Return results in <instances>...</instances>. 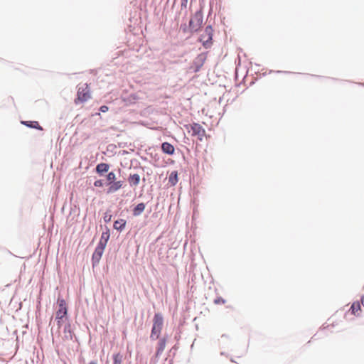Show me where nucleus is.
Wrapping results in <instances>:
<instances>
[{"label": "nucleus", "mask_w": 364, "mask_h": 364, "mask_svg": "<svg viewBox=\"0 0 364 364\" xmlns=\"http://www.w3.org/2000/svg\"><path fill=\"white\" fill-rule=\"evenodd\" d=\"M57 304L58 308L55 313V320L57 321L58 328H60L66 320L68 309L65 301L63 298H58Z\"/></svg>", "instance_id": "obj_1"}, {"label": "nucleus", "mask_w": 364, "mask_h": 364, "mask_svg": "<svg viewBox=\"0 0 364 364\" xmlns=\"http://www.w3.org/2000/svg\"><path fill=\"white\" fill-rule=\"evenodd\" d=\"M92 97L90 88L87 83L80 84L77 87V97L75 104L83 103Z\"/></svg>", "instance_id": "obj_2"}, {"label": "nucleus", "mask_w": 364, "mask_h": 364, "mask_svg": "<svg viewBox=\"0 0 364 364\" xmlns=\"http://www.w3.org/2000/svg\"><path fill=\"white\" fill-rule=\"evenodd\" d=\"M164 318L160 313L155 314L153 318V326L150 335L152 340H156L159 338L163 328Z\"/></svg>", "instance_id": "obj_3"}, {"label": "nucleus", "mask_w": 364, "mask_h": 364, "mask_svg": "<svg viewBox=\"0 0 364 364\" xmlns=\"http://www.w3.org/2000/svg\"><path fill=\"white\" fill-rule=\"evenodd\" d=\"M188 132L193 136H196L199 141H203L205 136V129L198 123H192L185 125Z\"/></svg>", "instance_id": "obj_4"}, {"label": "nucleus", "mask_w": 364, "mask_h": 364, "mask_svg": "<svg viewBox=\"0 0 364 364\" xmlns=\"http://www.w3.org/2000/svg\"><path fill=\"white\" fill-rule=\"evenodd\" d=\"M203 24V14L200 11L194 14L189 21V28L191 32L198 31Z\"/></svg>", "instance_id": "obj_5"}, {"label": "nucleus", "mask_w": 364, "mask_h": 364, "mask_svg": "<svg viewBox=\"0 0 364 364\" xmlns=\"http://www.w3.org/2000/svg\"><path fill=\"white\" fill-rule=\"evenodd\" d=\"M213 32L212 26H208L205 27L203 33L200 36V41L206 48L210 47L212 45Z\"/></svg>", "instance_id": "obj_6"}, {"label": "nucleus", "mask_w": 364, "mask_h": 364, "mask_svg": "<svg viewBox=\"0 0 364 364\" xmlns=\"http://www.w3.org/2000/svg\"><path fill=\"white\" fill-rule=\"evenodd\" d=\"M105 249V242L100 240L97 246L96 247L95 252L92 254V265L97 264L101 259V257L103 255L104 250Z\"/></svg>", "instance_id": "obj_7"}, {"label": "nucleus", "mask_w": 364, "mask_h": 364, "mask_svg": "<svg viewBox=\"0 0 364 364\" xmlns=\"http://www.w3.org/2000/svg\"><path fill=\"white\" fill-rule=\"evenodd\" d=\"M124 182L122 181H115L109 185L107 193H112L117 191L122 188Z\"/></svg>", "instance_id": "obj_8"}, {"label": "nucleus", "mask_w": 364, "mask_h": 364, "mask_svg": "<svg viewBox=\"0 0 364 364\" xmlns=\"http://www.w3.org/2000/svg\"><path fill=\"white\" fill-rule=\"evenodd\" d=\"M162 151L169 155H173L175 151L174 146L168 142H164L161 145Z\"/></svg>", "instance_id": "obj_9"}, {"label": "nucleus", "mask_w": 364, "mask_h": 364, "mask_svg": "<svg viewBox=\"0 0 364 364\" xmlns=\"http://www.w3.org/2000/svg\"><path fill=\"white\" fill-rule=\"evenodd\" d=\"M109 169V166L105 163H100L96 166V172L100 175H103L107 172Z\"/></svg>", "instance_id": "obj_10"}, {"label": "nucleus", "mask_w": 364, "mask_h": 364, "mask_svg": "<svg viewBox=\"0 0 364 364\" xmlns=\"http://www.w3.org/2000/svg\"><path fill=\"white\" fill-rule=\"evenodd\" d=\"M126 224H127V222L125 220L119 219V220H117L116 221H114L113 227L115 230L122 231L124 229Z\"/></svg>", "instance_id": "obj_11"}, {"label": "nucleus", "mask_w": 364, "mask_h": 364, "mask_svg": "<svg viewBox=\"0 0 364 364\" xmlns=\"http://www.w3.org/2000/svg\"><path fill=\"white\" fill-rule=\"evenodd\" d=\"M166 344V340L165 338H162L159 340L156 350V356L159 355L165 349Z\"/></svg>", "instance_id": "obj_12"}, {"label": "nucleus", "mask_w": 364, "mask_h": 364, "mask_svg": "<svg viewBox=\"0 0 364 364\" xmlns=\"http://www.w3.org/2000/svg\"><path fill=\"white\" fill-rule=\"evenodd\" d=\"M128 181L130 183L131 186H137L139 183V181H140V176L139 174H132V175H130L129 178H128Z\"/></svg>", "instance_id": "obj_13"}, {"label": "nucleus", "mask_w": 364, "mask_h": 364, "mask_svg": "<svg viewBox=\"0 0 364 364\" xmlns=\"http://www.w3.org/2000/svg\"><path fill=\"white\" fill-rule=\"evenodd\" d=\"M145 209V204L143 203H140L136 205V206L133 210V215L134 216H138L142 213V212Z\"/></svg>", "instance_id": "obj_14"}, {"label": "nucleus", "mask_w": 364, "mask_h": 364, "mask_svg": "<svg viewBox=\"0 0 364 364\" xmlns=\"http://www.w3.org/2000/svg\"><path fill=\"white\" fill-rule=\"evenodd\" d=\"M351 314L358 316L359 313L361 311V307L359 302H354L350 306Z\"/></svg>", "instance_id": "obj_15"}, {"label": "nucleus", "mask_w": 364, "mask_h": 364, "mask_svg": "<svg viewBox=\"0 0 364 364\" xmlns=\"http://www.w3.org/2000/svg\"><path fill=\"white\" fill-rule=\"evenodd\" d=\"M22 124H25L27 127H31V128L37 129H39V130H43L42 127L40 126L38 122H36V121L22 122Z\"/></svg>", "instance_id": "obj_16"}, {"label": "nucleus", "mask_w": 364, "mask_h": 364, "mask_svg": "<svg viewBox=\"0 0 364 364\" xmlns=\"http://www.w3.org/2000/svg\"><path fill=\"white\" fill-rule=\"evenodd\" d=\"M168 182L171 186H175L178 182V173L176 171L171 173L168 177Z\"/></svg>", "instance_id": "obj_17"}, {"label": "nucleus", "mask_w": 364, "mask_h": 364, "mask_svg": "<svg viewBox=\"0 0 364 364\" xmlns=\"http://www.w3.org/2000/svg\"><path fill=\"white\" fill-rule=\"evenodd\" d=\"M113 364H122L123 355L120 353H114L112 356Z\"/></svg>", "instance_id": "obj_18"}, {"label": "nucleus", "mask_w": 364, "mask_h": 364, "mask_svg": "<svg viewBox=\"0 0 364 364\" xmlns=\"http://www.w3.org/2000/svg\"><path fill=\"white\" fill-rule=\"evenodd\" d=\"M107 180L108 181V183H107L108 186L109 184H111L112 182L115 181H116L115 173L114 172H109L107 176Z\"/></svg>", "instance_id": "obj_19"}, {"label": "nucleus", "mask_w": 364, "mask_h": 364, "mask_svg": "<svg viewBox=\"0 0 364 364\" xmlns=\"http://www.w3.org/2000/svg\"><path fill=\"white\" fill-rule=\"evenodd\" d=\"M109 232H102L100 240L103 241V242H105V245H107V242L109 240Z\"/></svg>", "instance_id": "obj_20"}, {"label": "nucleus", "mask_w": 364, "mask_h": 364, "mask_svg": "<svg viewBox=\"0 0 364 364\" xmlns=\"http://www.w3.org/2000/svg\"><path fill=\"white\" fill-rule=\"evenodd\" d=\"M225 302H226L225 300L224 299H223L222 297H218L217 299H215L214 300L215 304H225Z\"/></svg>", "instance_id": "obj_21"}, {"label": "nucleus", "mask_w": 364, "mask_h": 364, "mask_svg": "<svg viewBox=\"0 0 364 364\" xmlns=\"http://www.w3.org/2000/svg\"><path fill=\"white\" fill-rule=\"evenodd\" d=\"M112 220V215L110 214H108V213H105V216H104V220L105 223H109Z\"/></svg>", "instance_id": "obj_22"}, {"label": "nucleus", "mask_w": 364, "mask_h": 364, "mask_svg": "<svg viewBox=\"0 0 364 364\" xmlns=\"http://www.w3.org/2000/svg\"><path fill=\"white\" fill-rule=\"evenodd\" d=\"M94 186L95 187H102V186H103V182L100 179V180H97V181H95Z\"/></svg>", "instance_id": "obj_23"}, {"label": "nucleus", "mask_w": 364, "mask_h": 364, "mask_svg": "<svg viewBox=\"0 0 364 364\" xmlns=\"http://www.w3.org/2000/svg\"><path fill=\"white\" fill-rule=\"evenodd\" d=\"M109 109L108 107L106 106V105H102L100 107V110L102 112H107Z\"/></svg>", "instance_id": "obj_24"}, {"label": "nucleus", "mask_w": 364, "mask_h": 364, "mask_svg": "<svg viewBox=\"0 0 364 364\" xmlns=\"http://www.w3.org/2000/svg\"><path fill=\"white\" fill-rule=\"evenodd\" d=\"M360 301H361L362 305L364 306V295L361 297Z\"/></svg>", "instance_id": "obj_25"}, {"label": "nucleus", "mask_w": 364, "mask_h": 364, "mask_svg": "<svg viewBox=\"0 0 364 364\" xmlns=\"http://www.w3.org/2000/svg\"><path fill=\"white\" fill-rule=\"evenodd\" d=\"M89 364H97V363L96 361H91Z\"/></svg>", "instance_id": "obj_26"}]
</instances>
